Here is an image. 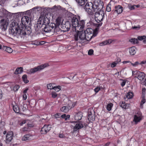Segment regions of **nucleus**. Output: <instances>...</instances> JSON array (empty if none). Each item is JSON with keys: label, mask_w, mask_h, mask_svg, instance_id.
I'll return each instance as SVG.
<instances>
[{"label": "nucleus", "mask_w": 146, "mask_h": 146, "mask_svg": "<svg viewBox=\"0 0 146 146\" xmlns=\"http://www.w3.org/2000/svg\"><path fill=\"white\" fill-rule=\"evenodd\" d=\"M12 27L9 31V33L14 36L17 38H24L27 35H29L31 33V29L25 28H20L17 23H12Z\"/></svg>", "instance_id": "1"}, {"label": "nucleus", "mask_w": 146, "mask_h": 146, "mask_svg": "<svg viewBox=\"0 0 146 146\" xmlns=\"http://www.w3.org/2000/svg\"><path fill=\"white\" fill-rule=\"evenodd\" d=\"M74 35V38L76 41H78V37L80 40H86L89 41L90 40L93 36H96L97 34V30L95 29L94 31L92 29L88 28L85 31L82 30H79Z\"/></svg>", "instance_id": "2"}, {"label": "nucleus", "mask_w": 146, "mask_h": 146, "mask_svg": "<svg viewBox=\"0 0 146 146\" xmlns=\"http://www.w3.org/2000/svg\"><path fill=\"white\" fill-rule=\"evenodd\" d=\"M103 4L100 0H94L93 3L91 2L87 3L84 7L85 11L89 15L94 14L98 9L103 8Z\"/></svg>", "instance_id": "3"}, {"label": "nucleus", "mask_w": 146, "mask_h": 146, "mask_svg": "<svg viewBox=\"0 0 146 146\" xmlns=\"http://www.w3.org/2000/svg\"><path fill=\"white\" fill-rule=\"evenodd\" d=\"M80 17L78 15H76L72 18L71 22L73 31H78L84 28L85 24L84 20H80Z\"/></svg>", "instance_id": "4"}, {"label": "nucleus", "mask_w": 146, "mask_h": 146, "mask_svg": "<svg viewBox=\"0 0 146 146\" xmlns=\"http://www.w3.org/2000/svg\"><path fill=\"white\" fill-rule=\"evenodd\" d=\"M48 15L41 13L39 17V21H38L37 25L36 26L37 27L38 29H39L42 25H48L50 23V21L48 18L46 17Z\"/></svg>", "instance_id": "5"}, {"label": "nucleus", "mask_w": 146, "mask_h": 146, "mask_svg": "<svg viewBox=\"0 0 146 146\" xmlns=\"http://www.w3.org/2000/svg\"><path fill=\"white\" fill-rule=\"evenodd\" d=\"M34 17L33 13L30 10L27 11L26 12V16L23 17L21 19L22 23L24 25H27L29 21L33 19Z\"/></svg>", "instance_id": "6"}, {"label": "nucleus", "mask_w": 146, "mask_h": 146, "mask_svg": "<svg viewBox=\"0 0 146 146\" xmlns=\"http://www.w3.org/2000/svg\"><path fill=\"white\" fill-rule=\"evenodd\" d=\"M102 8L98 9V11H96L95 15V19L98 23L102 21L104 16L105 13Z\"/></svg>", "instance_id": "7"}, {"label": "nucleus", "mask_w": 146, "mask_h": 146, "mask_svg": "<svg viewBox=\"0 0 146 146\" xmlns=\"http://www.w3.org/2000/svg\"><path fill=\"white\" fill-rule=\"evenodd\" d=\"M9 20L7 18L0 17V27L4 31L7 29L9 24Z\"/></svg>", "instance_id": "8"}, {"label": "nucleus", "mask_w": 146, "mask_h": 146, "mask_svg": "<svg viewBox=\"0 0 146 146\" xmlns=\"http://www.w3.org/2000/svg\"><path fill=\"white\" fill-rule=\"evenodd\" d=\"M48 64H45L40 65L38 66L33 68H31L28 72V74H31L34 73L38 71H40L43 69L44 68L48 66Z\"/></svg>", "instance_id": "9"}, {"label": "nucleus", "mask_w": 146, "mask_h": 146, "mask_svg": "<svg viewBox=\"0 0 146 146\" xmlns=\"http://www.w3.org/2000/svg\"><path fill=\"white\" fill-rule=\"evenodd\" d=\"M54 23H51L49 25H45L44 29H42V32L43 34L45 33H50L53 31V29L55 26Z\"/></svg>", "instance_id": "10"}, {"label": "nucleus", "mask_w": 146, "mask_h": 146, "mask_svg": "<svg viewBox=\"0 0 146 146\" xmlns=\"http://www.w3.org/2000/svg\"><path fill=\"white\" fill-rule=\"evenodd\" d=\"M132 75L138 74L137 78L140 80H142L145 78V75L143 72H140L137 71H132Z\"/></svg>", "instance_id": "11"}, {"label": "nucleus", "mask_w": 146, "mask_h": 146, "mask_svg": "<svg viewBox=\"0 0 146 146\" xmlns=\"http://www.w3.org/2000/svg\"><path fill=\"white\" fill-rule=\"evenodd\" d=\"M142 117L141 113L140 112H138L134 115L133 121L135 124H137L142 119Z\"/></svg>", "instance_id": "12"}, {"label": "nucleus", "mask_w": 146, "mask_h": 146, "mask_svg": "<svg viewBox=\"0 0 146 146\" xmlns=\"http://www.w3.org/2000/svg\"><path fill=\"white\" fill-rule=\"evenodd\" d=\"M51 125H45L42 127L41 132L42 134H46L48 132L50 129Z\"/></svg>", "instance_id": "13"}, {"label": "nucleus", "mask_w": 146, "mask_h": 146, "mask_svg": "<svg viewBox=\"0 0 146 146\" xmlns=\"http://www.w3.org/2000/svg\"><path fill=\"white\" fill-rule=\"evenodd\" d=\"M13 133L12 131L8 132L6 136V143H9L12 139L13 136Z\"/></svg>", "instance_id": "14"}, {"label": "nucleus", "mask_w": 146, "mask_h": 146, "mask_svg": "<svg viewBox=\"0 0 146 146\" xmlns=\"http://www.w3.org/2000/svg\"><path fill=\"white\" fill-rule=\"evenodd\" d=\"M61 25V28L65 31H68L70 28V24L68 21L66 22L64 24H62Z\"/></svg>", "instance_id": "15"}, {"label": "nucleus", "mask_w": 146, "mask_h": 146, "mask_svg": "<svg viewBox=\"0 0 146 146\" xmlns=\"http://www.w3.org/2000/svg\"><path fill=\"white\" fill-rule=\"evenodd\" d=\"M112 42V40L111 39L107 40L100 43L99 45L100 46H102L106 45H108L111 43Z\"/></svg>", "instance_id": "16"}, {"label": "nucleus", "mask_w": 146, "mask_h": 146, "mask_svg": "<svg viewBox=\"0 0 146 146\" xmlns=\"http://www.w3.org/2000/svg\"><path fill=\"white\" fill-rule=\"evenodd\" d=\"M82 117V113L80 112H78L77 113L74 117V119L76 121L80 120Z\"/></svg>", "instance_id": "17"}, {"label": "nucleus", "mask_w": 146, "mask_h": 146, "mask_svg": "<svg viewBox=\"0 0 146 146\" xmlns=\"http://www.w3.org/2000/svg\"><path fill=\"white\" fill-rule=\"evenodd\" d=\"M95 116L94 112L93 110L92 113L89 114L88 116V119L90 121H93L95 119Z\"/></svg>", "instance_id": "18"}, {"label": "nucleus", "mask_w": 146, "mask_h": 146, "mask_svg": "<svg viewBox=\"0 0 146 146\" xmlns=\"http://www.w3.org/2000/svg\"><path fill=\"white\" fill-rule=\"evenodd\" d=\"M115 10L114 11V13L116 12L118 14H120L122 12L123 9L122 7L120 5H118L115 7Z\"/></svg>", "instance_id": "19"}, {"label": "nucleus", "mask_w": 146, "mask_h": 146, "mask_svg": "<svg viewBox=\"0 0 146 146\" xmlns=\"http://www.w3.org/2000/svg\"><path fill=\"white\" fill-rule=\"evenodd\" d=\"M129 104H125V102H120L119 103V105L121 108L125 109H128L129 106Z\"/></svg>", "instance_id": "20"}, {"label": "nucleus", "mask_w": 146, "mask_h": 146, "mask_svg": "<svg viewBox=\"0 0 146 146\" xmlns=\"http://www.w3.org/2000/svg\"><path fill=\"white\" fill-rule=\"evenodd\" d=\"M83 127V125L82 123H77L75 126L74 127V130L76 131L77 130Z\"/></svg>", "instance_id": "21"}, {"label": "nucleus", "mask_w": 146, "mask_h": 146, "mask_svg": "<svg viewBox=\"0 0 146 146\" xmlns=\"http://www.w3.org/2000/svg\"><path fill=\"white\" fill-rule=\"evenodd\" d=\"M136 48L135 47H132L129 49V52L131 55H134L136 52Z\"/></svg>", "instance_id": "22"}, {"label": "nucleus", "mask_w": 146, "mask_h": 146, "mask_svg": "<svg viewBox=\"0 0 146 146\" xmlns=\"http://www.w3.org/2000/svg\"><path fill=\"white\" fill-rule=\"evenodd\" d=\"M71 109L70 106L69 107L64 106L61 108L60 110L61 111L66 113L68 112L69 110Z\"/></svg>", "instance_id": "23"}, {"label": "nucleus", "mask_w": 146, "mask_h": 146, "mask_svg": "<svg viewBox=\"0 0 146 146\" xmlns=\"http://www.w3.org/2000/svg\"><path fill=\"white\" fill-rule=\"evenodd\" d=\"M13 109L14 111L17 113H19L20 111L17 105H15L13 106Z\"/></svg>", "instance_id": "24"}, {"label": "nucleus", "mask_w": 146, "mask_h": 146, "mask_svg": "<svg viewBox=\"0 0 146 146\" xmlns=\"http://www.w3.org/2000/svg\"><path fill=\"white\" fill-rule=\"evenodd\" d=\"M23 68L20 67L17 68L15 72V74H21L23 71Z\"/></svg>", "instance_id": "25"}, {"label": "nucleus", "mask_w": 146, "mask_h": 146, "mask_svg": "<svg viewBox=\"0 0 146 146\" xmlns=\"http://www.w3.org/2000/svg\"><path fill=\"white\" fill-rule=\"evenodd\" d=\"M54 27V33H58V32H59L60 31L61 29L59 27V26L55 25Z\"/></svg>", "instance_id": "26"}, {"label": "nucleus", "mask_w": 146, "mask_h": 146, "mask_svg": "<svg viewBox=\"0 0 146 146\" xmlns=\"http://www.w3.org/2000/svg\"><path fill=\"white\" fill-rule=\"evenodd\" d=\"M56 25L59 26L61 23V18L60 17L57 18L56 20Z\"/></svg>", "instance_id": "27"}, {"label": "nucleus", "mask_w": 146, "mask_h": 146, "mask_svg": "<svg viewBox=\"0 0 146 146\" xmlns=\"http://www.w3.org/2000/svg\"><path fill=\"white\" fill-rule=\"evenodd\" d=\"M22 78L24 83H27L29 82V81L27 79V76L26 74L24 75L23 76Z\"/></svg>", "instance_id": "28"}, {"label": "nucleus", "mask_w": 146, "mask_h": 146, "mask_svg": "<svg viewBox=\"0 0 146 146\" xmlns=\"http://www.w3.org/2000/svg\"><path fill=\"white\" fill-rule=\"evenodd\" d=\"M133 96V93L131 92H128L126 95V97L128 99L131 98Z\"/></svg>", "instance_id": "29"}, {"label": "nucleus", "mask_w": 146, "mask_h": 146, "mask_svg": "<svg viewBox=\"0 0 146 146\" xmlns=\"http://www.w3.org/2000/svg\"><path fill=\"white\" fill-rule=\"evenodd\" d=\"M137 40L135 38H132L129 40V41L131 43L133 44H136L137 43Z\"/></svg>", "instance_id": "30"}, {"label": "nucleus", "mask_w": 146, "mask_h": 146, "mask_svg": "<svg viewBox=\"0 0 146 146\" xmlns=\"http://www.w3.org/2000/svg\"><path fill=\"white\" fill-rule=\"evenodd\" d=\"M113 106V104L111 103H110L109 104H108L107 106V110L109 111H110L111 110V108L112 107V106Z\"/></svg>", "instance_id": "31"}, {"label": "nucleus", "mask_w": 146, "mask_h": 146, "mask_svg": "<svg viewBox=\"0 0 146 146\" xmlns=\"http://www.w3.org/2000/svg\"><path fill=\"white\" fill-rule=\"evenodd\" d=\"M29 135H25L22 138V140L23 141H26L29 139Z\"/></svg>", "instance_id": "32"}, {"label": "nucleus", "mask_w": 146, "mask_h": 146, "mask_svg": "<svg viewBox=\"0 0 146 146\" xmlns=\"http://www.w3.org/2000/svg\"><path fill=\"white\" fill-rule=\"evenodd\" d=\"M130 64L133 67H134L137 66L139 64H140V63H139V62L138 61H136L134 63H133L131 62H130Z\"/></svg>", "instance_id": "33"}, {"label": "nucleus", "mask_w": 146, "mask_h": 146, "mask_svg": "<svg viewBox=\"0 0 146 146\" xmlns=\"http://www.w3.org/2000/svg\"><path fill=\"white\" fill-rule=\"evenodd\" d=\"M135 6H136L135 5H131L130 4H129L128 7L131 10H133L135 9Z\"/></svg>", "instance_id": "34"}, {"label": "nucleus", "mask_w": 146, "mask_h": 146, "mask_svg": "<svg viewBox=\"0 0 146 146\" xmlns=\"http://www.w3.org/2000/svg\"><path fill=\"white\" fill-rule=\"evenodd\" d=\"M47 87L48 89L50 90L53 89L54 87V86H52V84H47Z\"/></svg>", "instance_id": "35"}, {"label": "nucleus", "mask_w": 146, "mask_h": 146, "mask_svg": "<svg viewBox=\"0 0 146 146\" xmlns=\"http://www.w3.org/2000/svg\"><path fill=\"white\" fill-rule=\"evenodd\" d=\"M60 87V86H54L53 89H54L55 91H56L57 92H58L61 89Z\"/></svg>", "instance_id": "36"}, {"label": "nucleus", "mask_w": 146, "mask_h": 146, "mask_svg": "<svg viewBox=\"0 0 146 146\" xmlns=\"http://www.w3.org/2000/svg\"><path fill=\"white\" fill-rule=\"evenodd\" d=\"M146 102L145 96H142V99L141 101V105H142Z\"/></svg>", "instance_id": "37"}, {"label": "nucleus", "mask_w": 146, "mask_h": 146, "mask_svg": "<svg viewBox=\"0 0 146 146\" xmlns=\"http://www.w3.org/2000/svg\"><path fill=\"white\" fill-rule=\"evenodd\" d=\"M52 97V98H55L57 96V94L55 92H53L51 93Z\"/></svg>", "instance_id": "38"}, {"label": "nucleus", "mask_w": 146, "mask_h": 146, "mask_svg": "<svg viewBox=\"0 0 146 146\" xmlns=\"http://www.w3.org/2000/svg\"><path fill=\"white\" fill-rule=\"evenodd\" d=\"M31 44L36 45H38L40 44H42L40 42H38L35 41L32 42L31 43Z\"/></svg>", "instance_id": "39"}, {"label": "nucleus", "mask_w": 146, "mask_h": 146, "mask_svg": "<svg viewBox=\"0 0 146 146\" xmlns=\"http://www.w3.org/2000/svg\"><path fill=\"white\" fill-rule=\"evenodd\" d=\"M146 38V36L145 35L138 37V39L139 40H142Z\"/></svg>", "instance_id": "40"}, {"label": "nucleus", "mask_w": 146, "mask_h": 146, "mask_svg": "<svg viewBox=\"0 0 146 146\" xmlns=\"http://www.w3.org/2000/svg\"><path fill=\"white\" fill-rule=\"evenodd\" d=\"M6 51L8 53H11L13 51V50L11 48L7 47V48L6 50Z\"/></svg>", "instance_id": "41"}, {"label": "nucleus", "mask_w": 146, "mask_h": 146, "mask_svg": "<svg viewBox=\"0 0 146 146\" xmlns=\"http://www.w3.org/2000/svg\"><path fill=\"white\" fill-rule=\"evenodd\" d=\"M19 88V86L18 85L15 86L13 88V90L15 91H17Z\"/></svg>", "instance_id": "42"}, {"label": "nucleus", "mask_w": 146, "mask_h": 146, "mask_svg": "<svg viewBox=\"0 0 146 146\" xmlns=\"http://www.w3.org/2000/svg\"><path fill=\"white\" fill-rule=\"evenodd\" d=\"M117 62H116L115 61L113 62L111 64V66L112 68H113L116 66L117 64Z\"/></svg>", "instance_id": "43"}, {"label": "nucleus", "mask_w": 146, "mask_h": 146, "mask_svg": "<svg viewBox=\"0 0 146 146\" xmlns=\"http://www.w3.org/2000/svg\"><path fill=\"white\" fill-rule=\"evenodd\" d=\"M100 88L99 87H97L95 88L94 89V90L96 93H97L98 92V91L100 90Z\"/></svg>", "instance_id": "44"}, {"label": "nucleus", "mask_w": 146, "mask_h": 146, "mask_svg": "<svg viewBox=\"0 0 146 146\" xmlns=\"http://www.w3.org/2000/svg\"><path fill=\"white\" fill-rule=\"evenodd\" d=\"M94 52V51L92 49L90 50L88 52V54L89 55H92Z\"/></svg>", "instance_id": "45"}, {"label": "nucleus", "mask_w": 146, "mask_h": 146, "mask_svg": "<svg viewBox=\"0 0 146 146\" xmlns=\"http://www.w3.org/2000/svg\"><path fill=\"white\" fill-rule=\"evenodd\" d=\"M146 89L145 88H143L142 89V96H145Z\"/></svg>", "instance_id": "46"}, {"label": "nucleus", "mask_w": 146, "mask_h": 146, "mask_svg": "<svg viewBox=\"0 0 146 146\" xmlns=\"http://www.w3.org/2000/svg\"><path fill=\"white\" fill-rule=\"evenodd\" d=\"M60 114L59 113H57L54 115V117L56 118L60 117Z\"/></svg>", "instance_id": "47"}, {"label": "nucleus", "mask_w": 146, "mask_h": 146, "mask_svg": "<svg viewBox=\"0 0 146 146\" xmlns=\"http://www.w3.org/2000/svg\"><path fill=\"white\" fill-rule=\"evenodd\" d=\"M106 11L108 12H110L111 11V7L110 6L108 5L107 6L106 8Z\"/></svg>", "instance_id": "48"}, {"label": "nucleus", "mask_w": 146, "mask_h": 146, "mask_svg": "<svg viewBox=\"0 0 146 146\" xmlns=\"http://www.w3.org/2000/svg\"><path fill=\"white\" fill-rule=\"evenodd\" d=\"M27 106L26 105H24L23 106L22 110L23 111L26 110H27Z\"/></svg>", "instance_id": "49"}, {"label": "nucleus", "mask_w": 146, "mask_h": 146, "mask_svg": "<svg viewBox=\"0 0 146 146\" xmlns=\"http://www.w3.org/2000/svg\"><path fill=\"white\" fill-rule=\"evenodd\" d=\"M28 130V128L27 127H25L22 128V131H27Z\"/></svg>", "instance_id": "50"}, {"label": "nucleus", "mask_w": 146, "mask_h": 146, "mask_svg": "<svg viewBox=\"0 0 146 146\" xmlns=\"http://www.w3.org/2000/svg\"><path fill=\"white\" fill-rule=\"evenodd\" d=\"M27 96L26 94H24L23 96V99H24V100H26L27 98Z\"/></svg>", "instance_id": "51"}, {"label": "nucleus", "mask_w": 146, "mask_h": 146, "mask_svg": "<svg viewBox=\"0 0 146 146\" xmlns=\"http://www.w3.org/2000/svg\"><path fill=\"white\" fill-rule=\"evenodd\" d=\"M71 104H72V106H70V107L71 108V109L72 108L74 107L76 105V103L75 102H72L71 103Z\"/></svg>", "instance_id": "52"}, {"label": "nucleus", "mask_w": 146, "mask_h": 146, "mask_svg": "<svg viewBox=\"0 0 146 146\" xmlns=\"http://www.w3.org/2000/svg\"><path fill=\"white\" fill-rule=\"evenodd\" d=\"M59 137L60 138H64L65 137V135L63 134H60L59 135Z\"/></svg>", "instance_id": "53"}, {"label": "nucleus", "mask_w": 146, "mask_h": 146, "mask_svg": "<svg viewBox=\"0 0 146 146\" xmlns=\"http://www.w3.org/2000/svg\"><path fill=\"white\" fill-rule=\"evenodd\" d=\"M146 64V60H143L140 63V64Z\"/></svg>", "instance_id": "54"}, {"label": "nucleus", "mask_w": 146, "mask_h": 146, "mask_svg": "<svg viewBox=\"0 0 146 146\" xmlns=\"http://www.w3.org/2000/svg\"><path fill=\"white\" fill-rule=\"evenodd\" d=\"M7 46H3L2 47V49L6 51V50L7 48Z\"/></svg>", "instance_id": "55"}, {"label": "nucleus", "mask_w": 146, "mask_h": 146, "mask_svg": "<svg viewBox=\"0 0 146 146\" xmlns=\"http://www.w3.org/2000/svg\"><path fill=\"white\" fill-rule=\"evenodd\" d=\"M26 122V121L25 120L23 121L22 122H21L20 123V125L21 126H22L23 124H25Z\"/></svg>", "instance_id": "56"}, {"label": "nucleus", "mask_w": 146, "mask_h": 146, "mask_svg": "<svg viewBox=\"0 0 146 146\" xmlns=\"http://www.w3.org/2000/svg\"><path fill=\"white\" fill-rule=\"evenodd\" d=\"M132 28L133 29H139L140 28V26H134L132 27Z\"/></svg>", "instance_id": "57"}, {"label": "nucleus", "mask_w": 146, "mask_h": 146, "mask_svg": "<svg viewBox=\"0 0 146 146\" xmlns=\"http://www.w3.org/2000/svg\"><path fill=\"white\" fill-rule=\"evenodd\" d=\"M2 90L0 89V99H1L2 97Z\"/></svg>", "instance_id": "58"}, {"label": "nucleus", "mask_w": 146, "mask_h": 146, "mask_svg": "<svg viewBox=\"0 0 146 146\" xmlns=\"http://www.w3.org/2000/svg\"><path fill=\"white\" fill-rule=\"evenodd\" d=\"M66 115L65 114H64L63 115H62L61 117L62 118H64L65 120V118H66Z\"/></svg>", "instance_id": "59"}, {"label": "nucleus", "mask_w": 146, "mask_h": 146, "mask_svg": "<svg viewBox=\"0 0 146 146\" xmlns=\"http://www.w3.org/2000/svg\"><path fill=\"white\" fill-rule=\"evenodd\" d=\"M125 84V82L124 81H123L121 84V85L122 86H123Z\"/></svg>", "instance_id": "60"}, {"label": "nucleus", "mask_w": 146, "mask_h": 146, "mask_svg": "<svg viewBox=\"0 0 146 146\" xmlns=\"http://www.w3.org/2000/svg\"><path fill=\"white\" fill-rule=\"evenodd\" d=\"M28 88H26L24 91H23V93L24 94H26V93L27 92V91L28 90Z\"/></svg>", "instance_id": "61"}, {"label": "nucleus", "mask_w": 146, "mask_h": 146, "mask_svg": "<svg viewBox=\"0 0 146 146\" xmlns=\"http://www.w3.org/2000/svg\"><path fill=\"white\" fill-rule=\"evenodd\" d=\"M70 117V116L69 115H68L67 116L66 115V118H65V120H67Z\"/></svg>", "instance_id": "62"}, {"label": "nucleus", "mask_w": 146, "mask_h": 146, "mask_svg": "<svg viewBox=\"0 0 146 146\" xmlns=\"http://www.w3.org/2000/svg\"><path fill=\"white\" fill-rule=\"evenodd\" d=\"M15 17H16L17 18H18L19 17V14L18 13H16L14 16Z\"/></svg>", "instance_id": "63"}, {"label": "nucleus", "mask_w": 146, "mask_h": 146, "mask_svg": "<svg viewBox=\"0 0 146 146\" xmlns=\"http://www.w3.org/2000/svg\"><path fill=\"white\" fill-rule=\"evenodd\" d=\"M143 84L146 86V78L143 82Z\"/></svg>", "instance_id": "64"}]
</instances>
